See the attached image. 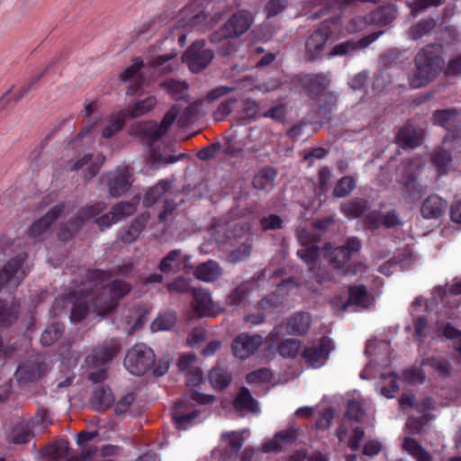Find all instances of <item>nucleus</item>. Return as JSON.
I'll return each mask as SVG.
<instances>
[{
  "mask_svg": "<svg viewBox=\"0 0 461 461\" xmlns=\"http://www.w3.org/2000/svg\"><path fill=\"white\" fill-rule=\"evenodd\" d=\"M420 137L417 130L411 126L405 125L399 129L396 136V143L404 149H415L420 145Z\"/></svg>",
  "mask_w": 461,
  "mask_h": 461,
  "instance_id": "nucleus-28",
  "label": "nucleus"
},
{
  "mask_svg": "<svg viewBox=\"0 0 461 461\" xmlns=\"http://www.w3.org/2000/svg\"><path fill=\"white\" fill-rule=\"evenodd\" d=\"M426 364L431 366L439 376L446 377L451 375L452 366L447 360L431 358L428 359Z\"/></svg>",
  "mask_w": 461,
  "mask_h": 461,
  "instance_id": "nucleus-53",
  "label": "nucleus"
},
{
  "mask_svg": "<svg viewBox=\"0 0 461 461\" xmlns=\"http://www.w3.org/2000/svg\"><path fill=\"white\" fill-rule=\"evenodd\" d=\"M178 114V109L173 106L164 115L159 124L148 122L140 123L137 127V133L141 135L150 147L151 158L154 162L168 165L178 161L185 157V154L165 156L155 150L154 145L166 134L169 127L173 124Z\"/></svg>",
  "mask_w": 461,
  "mask_h": 461,
  "instance_id": "nucleus-3",
  "label": "nucleus"
},
{
  "mask_svg": "<svg viewBox=\"0 0 461 461\" xmlns=\"http://www.w3.org/2000/svg\"><path fill=\"white\" fill-rule=\"evenodd\" d=\"M183 63H185L193 73L202 71V41L196 40L183 54Z\"/></svg>",
  "mask_w": 461,
  "mask_h": 461,
  "instance_id": "nucleus-27",
  "label": "nucleus"
},
{
  "mask_svg": "<svg viewBox=\"0 0 461 461\" xmlns=\"http://www.w3.org/2000/svg\"><path fill=\"white\" fill-rule=\"evenodd\" d=\"M342 211L350 218L363 217L368 211L366 203H343Z\"/></svg>",
  "mask_w": 461,
  "mask_h": 461,
  "instance_id": "nucleus-56",
  "label": "nucleus"
},
{
  "mask_svg": "<svg viewBox=\"0 0 461 461\" xmlns=\"http://www.w3.org/2000/svg\"><path fill=\"white\" fill-rule=\"evenodd\" d=\"M276 438L279 439L282 445L292 444L297 439V429L294 426L276 433Z\"/></svg>",
  "mask_w": 461,
  "mask_h": 461,
  "instance_id": "nucleus-64",
  "label": "nucleus"
},
{
  "mask_svg": "<svg viewBox=\"0 0 461 461\" xmlns=\"http://www.w3.org/2000/svg\"><path fill=\"white\" fill-rule=\"evenodd\" d=\"M176 321V316L174 312H166L158 316L151 323L150 329L153 332L170 330Z\"/></svg>",
  "mask_w": 461,
  "mask_h": 461,
  "instance_id": "nucleus-47",
  "label": "nucleus"
},
{
  "mask_svg": "<svg viewBox=\"0 0 461 461\" xmlns=\"http://www.w3.org/2000/svg\"><path fill=\"white\" fill-rule=\"evenodd\" d=\"M430 158L438 176L448 173L453 160L450 150L438 147L432 151Z\"/></svg>",
  "mask_w": 461,
  "mask_h": 461,
  "instance_id": "nucleus-30",
  "label": "nucleus"
},
{
  "mask_svg": "<svg viewBox=\"0 0 461 461\" xmlns=\"http://www.w3.org/2000/svg\"><path fill=\"white\" fill-rule=\"evenodd\" d=\"M330 152V148L316 147L303 150L302 162L306 163L308 167L314 165L316 160L324 159Z\"/></svg>",
  "mask_w": 461,
  "mask_h": 461,
  "instance_id": "nucleus-44",
  "label": "nucleus"
},
{
  "mask_svg": "<svg viewBox=\"0 0 461 461\" xmlns=\"http://www.w3.org/2000/svg\"><path fill=\"white\" fill-rule=\"evenodd\" d=\"M395 18L393 10L387 6L377 8L370 14V22L379 25H387Z\"/></svg>",
  "mask_w": 461,
  "mask_h": 461,
  "instance_id": "nucleus-48",
  "label": "nucleus"
},
{
  "mask_svg": "<svg viewBox=\"0 0 461 461\" xmlns=\"http://www.w3.org/2000/svg\"><path fill=\"white\" fill-rule=\"evenodd\" d=\"M330 25L321 23L306 39L305 59L307 61H315L327 54V42L332 36Z\"/></svg>",
  "mask_w": 461,
  "mask_h": 461,
  "instance_id": "nucleus-10",
  "label": "nucleus"
},
{
  "mask_svg": "<svg viewBox=\"0 0 461 461\" xmlns=\"http://www.w3.org/2000/svg\"><path fill=\"white\" fill-rule=\"evenodd\" d=\"M242 431H230L221 434V441L226 444L229 451L237 454L242 447L244 438Z\"/></svg>",
  "mask_w": 461,
  "mask_h": 461,
  "instance_id": "nucleus-46",
  "label": "nucleus"
},
{
  "mask_svg": "<svg viewBox=\"0 0 461 461\" xmlns=\"http://www.w3.org/2000/svg\"><path fill=\"white\" fill-rule=\"evenodd\" d=\"M356 187V180L351 176H344L335 184L332 194L336 198H344Z\"/></svg>",
  "mask_w": 461,
  "mask_h": 461,
  "instance_id": "nucleus-42",
  "label": "nucleus"
},
{
  "mask_svg": "<svg viewBox=\"0 0 461 461\" xmlns=\"http://www.w3.org/2000/svg\"><path fill=\"white\" fill-rule=\"evenodd\" d=\"M119 350V344L113 339L106 345L97 348L87 357L86 365L89 367L88 376L90 380L98 383L106 376V364L113 359Z\"/></svg>",
  "mask_w": 461,
  "mask_h": 461,
  "instance_id": "nucleus-8",
  "label": "nucleus"
},
{
  "mask_svg": "<svg viewBox=\"0 0 461 461\" xmlns=\"http://www.w3.org/2000/svg\"><path fill=\"white\" fill-rule=\"evenodd\" d=\"M346 415L349 420L360 421L365 416V411L358 402L349 400L348 402Z\"/></svg>",
  "mask_w": 461,
  "mask_h": 461,
  "instance_id": "nucleus-60",
  "label": "nucleus"
},
{
  "mask_svg": "<svg viewBox=\"0 0 461 461\" xmlns=\"http://www.w3.org/2000/svg\"><path fill=\"white\" fill-rule=\"evenodd\" d=\"M60 205L50 211L43 218L34 222L29 229V235L33 238H41L50 229L52 221L58 218L62 211Z\"/></svg>",
  "mask_w": 461,
  "mask_h": 461,
  "instance_id": "nucleus-29",
  "label": "nucleus"
},
{
  "mask_svg": "<svg viewBox=\"0 0 461 461\" xmlns=\"http://www.w3.org/2000/svg\"><path fill=\"white\" fill-rule=\"evenodd\" d=\"M159 86L175 100H182L187 96L188 85L185 81L170 78L160 82Z\"/></svg>",
  "mask_w": 461,
  "mask_h": 461,
  "instance_id": "nucleus-36",
  "label": "nucleus"
},
{
  "mask_svg": "<svg viewBox=\"0 0 461 461\" xmlns=\"http://www.w3.org/2000/svg\"><path fill=\"white\" fill-rule=\"evenodd\" d=\"M252 23L253 16L249 12L238 11L230 17L220 31L212 35L211 41L221 42L222 50L225 54L230 55L235 50V46L230 45L228 39L242 35L250 28Z\"/></svg>",
  "mask_w": 461,
  "mask_h": 461,
  "instance_id": "nucleus-4",
  "label": "nucleus"
},
{
  "mask_svg": "<svg viewBox=\"0 0 461 461\" xmlns=\"http://www.w3.org/2000/svg\"><path fill=\"white\" fill-rule=\"evenodd\" d=\"M133 168L129 166L117 167L107 175L106 186L113 198L125 194L133 183Z\"/></svg>",
  "mask_w": 461,
  "mask_h": 461,
  "instance_id": "nucleus-13",
  "label": "nucleus"
},
{
  "mask_svg": "<svg viewBox=\"0 0 461 461\" xmlns=\"http://www.w3.org/2000/svg\"><path fill=\"white\" fill-rule=\"evenodd\" d=\"M332 348V342L329 338H322L320 345L306 348L303 352V358L314 368L324 365Z\"/></svg>",
  "mask_w": 461,
  "mask_h": 461,
  "instance_id": "nucleus-21",
  "label": "nucleus"
},
{
  "mask_svg": "<svg viewBox=\"0 0 461 461\" xmlns=\"http://www.w3.org/2000/svg\"><path fill=\"white\" fill-rule=\"evenodd\" d=\"M95 203L89 207L86 218H93L100 228H107L135 211L134 203H115L111 211L99 216L100 205Z\"/></svg>",
  "mask_w": 461,
  "mask_h": 461,
  "instance_id": "nucleus-11",
  "label": "nucleus"
},
{
  "mask_svg": "<svg viewBox=\"0 0 461 461\" xmlns=\"http://www.w3.org/2000/svg\"><path fill=\"white\" fill-rule=\"evenodd\" d=\"M95 450L93 451V453ZM92 450H84L82 456H69L68 443L65 440L56 442L55 444L45 447L42 450V456L46 461H86L90 458Z\"/></svg>",
  "mask_w": 461,
  "mask_h": 461,
  "instance_id": "nucleus-19",
  "label": "nucleus"
},
{
  "mask_svg": "<svg viewBox=\"0 0 461 461\" xmlns=\"http://www.w3.org/2000/svg\"><path fill=\"white\" fill-rule=\"evenodd\" d=\"M332 172L328 167H321L316 177V183L314 185V193L318 196H321L327 194L331 185Z\"/></svg>",
  "mask_w": 461,
  "mask_h": 461,
  "instance_id": "nucleus-40",
  "label": "nucleus"
},
{
  "mask_svg": "<svg viewBox=\"0 0 461 461\" xmlns=\"http://www.w3.org/2000/svg\"><path fill=\"white\" fill-rule=\"evenodd\" d=\"M260 335L240 334L232 342V351L236 357L246 359L250 357L262 344Z\"/></svg>",
  "mask_w": 461,
  "mask_h": 461,
  "instance_id": "nucleus-20",
  "label": "nucleus"
},
{
  "mask_svg": "<svg viewBox=\"0 0 461 461\" xmlns=\"http://www.w3.org/2000/svg\"><path fill=\"white\" fill-rule=\"evenodd\" d=\"M249 293V285L241 284L227 296V303L231 306H240L246 301Z\"/></svg>",
  "mask_w": 461,
  "mask_h": 461,
  "instance_id": "nucleus-49",
  "label": "nucleus"
},
{
  "mask_svg": "<svg viewBox=\"0 0 461 461\" xmlns=\"http://www.w3.org/2000/svg\"><path fill=\"white\" fill-rule=\"evenodd\" d=\"M221 275L220 266L214 261L203 263V282H213Z\"/></svg>",
  "mask_w": 461,
  "mask_h": 461,
  "instance_id": "nucleus-58",
  "label": "nucleus"
},
{
  "mask_svg": "<svg viewBox=\"0 0 461 461\" xmlns=\"http://www.w3.org/2000/svg\"><path fill=\"white\" fill-rule=\"evenodd\" d=\"M251 250L252 247L250 244L243 243L230 254V261L232 263L243 261L250 256Z\"/></svg>",
  "mask_w": 461,
  "mask_h": 461,
  "instance_id": "nucleus-62",
  "label": "nucleus"
},
{
  "mask_svg": "<svg viewBox=\"0 0 461 461\" xmlns=\"http://www.w3.org/2000/svg\"><path fill=\"white\" fill-rule=\"evenodd\" d=\"M430 419L431 418L429 413H424L420 418L411 417L408 419L407 427L411 433L420 434L422 432L423 426L426 425Z\"/></svg>",
  "mask_w": 461,
  "mask_h": 461,
  "instance_id": "nucleus-57",
  "label": "nucleus"
},
{
  "mask_svg": "<svg viewBox=\"0 0 461 461\" xmlns=\"http://www.w3.org/2000/svg\"><path fill=\"white\" fill-rule=\"evenodd\" d=\"M144 67V63L142 59L134 58L132 59V64L126 68L121 74L120 79L123 82L130 81L133 77L137 76L140 70Z\"/></svg>",
  "mask_w": 461,
  "mask_h": 461,
  "instance_id": "nucleus-54",
  "label": "nucleus"
},
{
  "mask_svg": "<svg viewBox=\"0 0 461 461\" xmlns=\"http://www.w3.org/2000/svg\"><path fill=\"white\" fill-rule=\"evenodd\" d=\"M148 218V215L145 214L137 218L126 230H122L120 236L122 240L127 243L136 240L142 231Z\"/></svg>",
  "mask_w": 461,
  "mask_h": 461,
  "instance_id": "nucleus-39",
  "label": "nucleus"
},
{
  "mask_svg": "<svg viewBox=\"0 0 461 461\" xmlns=\"http://www.w3.org/2000/svg\"><path fill=\"white\" fill-rule=\"evenodd\" d=\"M128 118V114L125 111H120L115 115L108 118V123L103 129L102 136L105 139L113 137L118 131H120Z\"/></svg>",
  "mask_w": 461,
  "mask_h": 461,
  "instance_id": "nucleus-37",
  "label": "nucleus"
},
{
  "mask_svg": "<svg viewBox=\"0 0 461 461\" xmlns=\"http://www.w3.org/2000/svg\"><path fill=\"white\" fill-rule=\"evenodd\" d=\"M130 291V286L122 281H113L101 286L95 285L92 292L76 291L67 297H59L51 308L54 316L61 313L65 307L70 306V321L73 323L87 324L94 319L112 312L117 301Z\"/></svg>",
  "mask_w": 461,
  "mask_h": 461,
  "instance_id": "nucleus-1",
  "label": "nucleus"
},
{
  "mask_svg": "<svg viewBox=\"0 0 461 461\" xmlns=\"http://www.w3.org/2000/svg\"><path fill=\"white\" fill-rule=\"evenodd\" d=\"M382 33V32H373L359 39L358 41L348 40L336 44L329 53V56H344L355 50L365 49L375 41Z\"/></svg>",
  "mask_w": 461,
  "mask_h": 461,
  "instance_id": "nucleus-23",
  "label": "nucleus"
},
{
  "mask_svg": "<svg viewBox=\"0 0 461 461\" xmlns=\"http://www.w3.org/2000/svg\"><path fill=\"white\" fill-rule=\"evenodd\" d=\"M420 169L419 161L412 159H404L399 167L400 181L414 202L422 199L423 187L418 181Z\"/></svg>",
  "mask_w": 461,
  "mask_h": 461,
  "instance_id": "nucleus-12",
  "label": "nucleus"
},
{
  "mask_svg": "<svg viewBox=\"0 0 461 461\" xmlns=\"http://www.w3.org/2000/svg\"><path fill=\"white\" fill-rule=\"evenodd\" d=\"M282 223V219L276 214H270L260 220V226L264 230L281 229Z\"/></svg>",
  "mask_w": 461,
  "mask_h": 461,
  "instance_id": "nucleus-63",
  "label": "nucleus"
},
{
  "mask_svg": "<svg viewBox=\"0 0 461 461\" xmlns=\"http://www.w3.org/2000/svg\"><path fill=\"white\" fill-rule=\"evenodd\" d=\"M326 257L330 266L341 275L349 272V261L360 251L361 242L356 237H350L344 245L331 249L330 244L325 246Z\"/></svg>",
  "mask_w": 461,
  "mask_h": 461,
  "instance_id": "nucleus-7",
  "label": "nucleus"
},
{
  "mask_svg": "<svg viewBox=\"0 0 461 461\" xmlns=\"http://www.w3.org/2000/svg\"><path fill=\"white\" fill-rule=\"evenodd\" d=\"M228 230L229 228L226 224L215 221L207 230V232L216 243H224L230 238Z\"/></svg>",
  "mask_w": 461,
  "mask_h": 461,
  "instance_id": "nucleus-50",
  "label": "nucleus"
},
{
  "mask_svg": "<svg viewBox=\"0 0 461 461\" xmlns=\"http://www.w3.org/2000/svg\"><path fill=\"white\" fill-rule=\"evenodd\" d=\"M171 188L172 181L161 179L147 190L144 202H158Z\"/></svg>",
  "mask_w": 461,
  "mask_h": 461,
  "instance_id": "nucleus-38",
  "label": "nucleus"
},
{
  "mask_svg": "<svg viewBox=\"0 0 461 461\" xmlns=\"http://www.w3.org/2000/svg\"><path fill=\"white\" fill-rule=\"evenodd\" d=\"M176 57V53L159 55L149 61V66L159 75L169 74L175 71L178 67Z\"/></svg>",
  "mask_w": 461,
  "mask_h": 461,
  "instance_id": "nucleus-33",
  "label": "nucleus"
},
{
  "mask_svg": "<svg viewBox=\"0 0 461 461\" xmlns=\"http://www.w3.org/2000/svg\"><path fill=\"white\" fill-rule=\"evenodd\" d=\"M221 312L220 304L214 302L209 293L203 291V316H216Z\"/></svg>",
  "mask_w": 461,
  "mask_h": 461,
  "instance_id": "nucleus-59",
  "label": "nucleus"
},
{
  "mask_svg": "<svg viewBox=\"0 0 461 461\" xmlns=\"http://www.w3.org/2000/svg\"><path fill=\"white\" fill-rule=\"evenodd\" d=\"M208 378L214 388L221 390L229 385L231 375L223 367L217 366L211 370Z\"/></svg>",
  "mask_w": 461,
  "mask_h": 461,
  "instance_id": "nucleus-43",
  "label": "nucleus"
},
{
  "mask_svg": "<svg viewBox=\"0 0 461 461\" xmlns=\"http://www.w3.org/2000/svg\"><path fill=\"white\" fill-rule=\"evenodd\" d=\"M191 255L185 254L179 249H173L161 260L159 269L164 273L170 272L173 269L186 270L189 273L190 269L194 277L200 281L202 280V269L199 266L194 267L191 264Z\"/></svg>",
  "mask_w": 461,
  "mask_h": 461,
  "instance_id": "nucleus-14",
  "label": "nucleus"
},
{
  "mask_svg": "<svg viewBox=\"0 0 461 461\" xmlns=\"http://www.w3.org/2000/svg\"><path fill=\"white\" fill-rule=\"evenodd\" d=\"M318 104L317 114L320 118L330 121L337 109L338 95L333 91H327L314 99Z\"/></svg>",
  "mask_w": 461,
  "mask_h": 461,
  "instance_id": "nucleus-26",
  "label": "nucleus"
},
{
  "mask_svg": "<svg viewBox=\"0 0 461 461\" xmlns=\"http://www.w3.org/2000/svg\"><path fill=\"white\" fill-rule=\"evenodd\" d=\"M300 348V341L296 339H287L278 346V352L281 356L287 358L294 357Z\"/></svg>",
  "mask_w": 461,
  "mask_h": 461,
  "instance_id": "nucleus-51",
  "label": "nucleus"
},
{
  "mask_svg": "<svg viewBox=\"0 0 461 461\" xmlns=\"http://www.w3.org/2000/svg\"><path fill=\"white\" fill-rule=\"evenodd\" d=\"M444 209L442 203H422L420 212L425 219L438 218Z\"/></svg>",
  "mask_w": 461,
  "mask_h": 461,
  "instance_id": "nucleus-61",
  "label": "nucleus"
},
{
  "mask_svg": "<svg viewBox=\"0 0 461 461\" xmlns=\"http://www.w3.org/2000/svg\"><path fill=\"white\" fill-rule=\"evenodd\" d=\"M370 302L364 285L351 286L348 290V299L342 305V310L347 311L350 306L356 305L357 308L366 309Z\"/></svg>",
  "mask_w": 461,
  "mask_h": 461,
  "instance_id": "nucleus-31",
  "label": "nucleus"
},
{
  "mask_svg": "<svg viewBox=\"0 0 461 461\" xmlns=\"http://www.w3.org/2000/svg\"><path fill=\"white\" fill-rule=\"evenodd\" d=\"M104 160L105 157L102 154H98L95 158L91 154H86L79 159L67 161L64 169L66 171H76L86 166L84 178L86 181H89L98 174Z\"/></svg>",
  "mask_w": 461,
  "mask_h": 461,
  "instance_id": "nucleus-18",
  "label": "nucleus"
},
{
  "mask_svg": "<svg viewBox=\"0 0 461 461\" xmlns=\"http://www.w3.org/2000/svg\"><path fill=\"white\" fill-rule=\"evenodd\" d=\"M444 48L439 43H430L423 47L415 56V72L409 79L412 88H421L431 82L442 70Z\"/></svg>",
  "mask_w": 461,
  "mask_h": 461,
  "instance_id": "nucleus-2",
  "label": "nucleus"
},
{
  "mask_svg": "<svg viewBox=\"0 0 461 461\" xmlns=\"http://www.w3.org/2000/svg\"><path fill=\"white\" fill-rule=\"evenodd\" d=\"M170 291L178 293H187L192 291L194 295V304L190 312V320L192 321L200 320L202 317V301L200 299L199 291L185 277H178L168 285Z\"/></svg>",
  "mask_w": 461,
  "mask_h": 461,
  "instance_id": "nucleus-22",
  "label": "nucleus"
},
{
  "mask_svg": "<svg viewBox=\"0 0 461 461\" xmlns=\"http://www.w3.org/2000/svg\"><path fill=\"white\" fill-rule=\"evenodd\" d=\"M62 326L59 323L49 326L41 334V341L44 346H50L57 341L62 334Z\"/></svg>",
  "mask_w": 461,
  "mask_h": 461,
  "instance_id": "nucleus-52",
  "label": "nucleus"
},
{
  "mask_svg": "<svg viewBox=\"0 0 461 461\" xmlns=\"http://www.w3.org/2000/svg\"><path fill=\"white\" fill-rule=\"evenodd\" d=\"M155 355L151 348L144 344L133 346L124 358L125 368L133 375H144L154 364Z\"/></svg>",
  "mask_w": 461,
  "mask_h": 461,
  "instance_id": "nucleus-9",
  "label": "nucleus"
},
{
  "mask_svg": "<svg viewBox=\"0 0 461 461\" xmlns=\"http://www.w3.org/2000/svg\"><path fill=\"white\" fill-rule=\"evenodd\" d=\"M23 261L24 256L18 255L4 266L0 271V290L5 287L11 290L20 285L26 275Z\"/></svg>",
  "mask_w": 461,
  "mask_h": 461,
  "instance_id": "nucleus-16",
  "label": "nucleus"
},
{
  "mask_svg": "<svg viewBox=\"0 0 461 461\" xmlns=\"http://www.w3.org/2000/svg\"><path fill=\"white\" fill-rule=\"evenodd\" d=\"M433 124L444 128L447 133L443 144L454 149L461 146V110L456 108L438 109L432 114Z\"/></svg>",
  "mask_w": 461,
  "mask_h": 461,
  "instance_id": "nucleus-6",
  "label": "nucleus"
},
{
  "mask_svg": "<svg viewBox=\"0 0 461 461\" xmlns=\"http://www.w3.org/2000/svg\"><path fill=\"white\" fill-rule=\"evenodd\" d=\"M295 81L312 100L317 99L327 92L330 84V77L324 73L299 75Z\"/></svg>",
  "mask_w": 461,
  "mask_h": 461,
  "instance_id": "nucleus-15",
  "label": "nucleus"
},
{
  "mask_svg": "<svg viewBox=\"0 0 461 461\" xmlns=\"http://www.w3.org/2000/svg\"><path fill=\"white\" fill-rule=\"evenodd\" d=\"M202 382V376L200 373L190 372L187 375V386L190 391V398L194 402L191 403V408L194 410L188 413L184 414L183 411L188 409L187 402H182L176 406V410L172 414V418L179 429H187L194 424V420L198 417L199 407L202 403V394L199 392V385Z\"/></svg>",
  "mask_w": 461,
  "mask_h": 461,
  "instance_id": "nucleus-5",
  "label": "nucleus"
},
{
  "mask_svg": "<svg viewBox=\"0 0 461 461\" xmlns=\"http://www.w3.org/2000/svg\"><path fill=\"white\" fill-rule=\"evenodd\" d=\"M95 400L102 408H107L113 403L114 397L110 388L101 386L95 393Z\"/></svg>",
  "mask_w": 461,
  "mask_h": 461,
  "instance_id": "nucleus-55",
  "label": "nucleus"
},
{
  "mask_svg": "<svg viewBox=\"0 0 461 461\" xmlns=\"http://www.w3.org/2000/svg\"><path fill=\"white\" fill-rule=\"evenodd\" d=\"M311 325V317L306 312H296L291 316L286 324L289 334L303 335L307 332Z\"/></svg>",
  "mask_w": 461,
  "mask_h": 461,
  "instance_id": "nucleus-35",
  "label": "nucleus"
},
{
  "mask_svg": "<svg viewBox=\"0 0 461 461\" xmlns=\"http://www.w3.org/2000/svg\"><path fill=\"white\" fill-rule=\"evenodd\" d=\"M436 26L437 21L433 18L420 20L411 27L410 36L412 40L417 41L432 32Z\"/></svg>",
  "mask_w": 461,
  "mask_h": 461,
  "instance_id": "nucleus-41",
  "label": "nucleus"
},
{
  "mask_svg": "<svg viewBox=\"0 0 461 461\" xmlns=\"http://www.w3.org/2000/svg\"><path fill=\"white\" fill-rule=\"evenodd\" d=\"M235 409L241 413H257L259 411L258 402L252 397L249 390L242 387L234 401Z\"/></svg>",
  "mask_w": 461,
  "mask_h": 461,
  "instance_id": "nucleus-32",
  "label": "nucleus"
},
{
  "mask_svg": "<svg viewBox=\"0 0 461 461\" xmlns=\"http://www.w3.org/2000/svg\"><path fill=\"white\" fill-rule=\"evenodd\" d=\"M156 97L150 95L145 98L144 100L134 104L131 109L124 111L127 113L128 118H137L149 112L156 105Z\"/></svg>",
  "mask_w": 461,
  "mask_h": 461,
  "instance_id": "nucleus-45",
  "label": "nucleus"
},
{
  "mask_svg": "<svg viewBox=\"0 0 461 461\" xmlns=\"http://www.w3.org/2000/svg\"><path fill=\"white\" fill-rule=\"evenodd\" d=\"M320 248L316 245H306L298 249L297 255L309 266V270L314 275L319 284L333 279L332 275L318 266Z\"/></svg>",
  "mask_w": 461,
  "mask_h": 461,
  "instance_id": "nucleus-17",
  "label": "nucleus"
},
{
  "mask_svg": "<svg viewBox=\"0 0 461 461\" xmlns=\"http://www.w3.org/2000/svg\"><path fill=\"white\" fill-rule=\"evenodd\" d=\"M201 16L202 0H193L180 11L177 27H194L199 23Z\"/></svg>",
  "mask_w": 461,
  "mask_h": 461,
  "instance_id": "nucleus-24",
  "label": "nucleus"
},
{
  "mask_svg": "<svg viewBox=\"0 0 461 461\" xmlns=\"http://www.w3.org/2000/svg\"><path fill=\"white\" fill-rule=\"evenodd\" d=\"M402 448L411 456L416 461H431L432 456L416 439L404 437Z\"/></svg>",
  "mask_w": 461,
  "mask_h": 461,
  "instance_id": "nucleus-34",
  "label": "nucleus"
},
{
  "mask_svg": "<svg viewBox=\"0 0 461 461\" xmlns=\"http://www.w3.org/2000/svg\"><path fill=\"white\" fill-rule=\"evenodd\" d=\"M277 176L278 171L274 167L265 166L255 174L252 179L253 187L268 192L274 188Z\"/></svg>",
  "mask_w": 461,
  "mask_h": 461,
  "instance_id": "nucleus-25",
  "label": "nucleus"
}]
</instances>
